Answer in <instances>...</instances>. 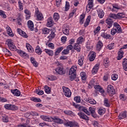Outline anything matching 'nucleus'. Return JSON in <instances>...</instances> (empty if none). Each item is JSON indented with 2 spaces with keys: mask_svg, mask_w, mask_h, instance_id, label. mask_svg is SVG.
<instances>
[{
  "mask_svg": "<svg viewBox=\"0 0 127 127\" xmlns=\"http://www.w3.org/2000/svg\"><path fill=\"white\" fill-rule=\"evenodd\" d=\"M24 12L25 13H26V14H27L26 18H28V19H29V17H30V12L29 11V10L26 9L24 10Z\"/></svg>",
  "mask_w": 127,
  "mask_h": 127,
  "instance_id": "55",
  "label": "nucleus"
},
{
  "mask_svg": "<svg viewBox=\"0 0 127 127\" xmlns=\"http://www.w3.org/2000/svg\"><path fill=\"white\" fill-rule=\"evenodd\" d=\"M89 112H90L92 117H93V118L96 117V115H95V114L96 113V110H95V108H92V107H89Z\"/></svg>",
  "mask_w": 127,
  "mask_h": 127,
  "instance_id": "31",
  "label": "nucleus"
},
{
  "mask_svg": "<svg viewBox=\"0 0 127 127\" xmlns=\"http://www.w3.org/2000/svg\"><path fill=\"white\" fill-rule=\"evenodd\" d=\"M103 43L102 41H99L98 42L97 45H96V50H98V51H100L101 49H102V47H103Z\"/></svg>",
  "mask_w": 127,
  "mask_h": 127,
  "instance_id": "22",
  "label": "nucleus"
},
{
  "mask_svg": "<svg viewBox=\"0 0 127 127\" xmlns=\"http://www.w3.org/2000/svg\"><path fill=\"white\" fill-rule=\"evenodd\" d=\"M31 100L35 103H41V99L40 98H37L36 97L31 98Z\"/></svg>",
  "mask_w": 127,
  "mask_h": 127,
  "instance_id": "40",
  "label": "nucleus"
},
{
  "mask_svg": "<svg viewBox=\"0 0 127 127\" xmlns=\"http://www.w3.org/2000/svg\"><path fill=\"white\" fill-rule=\"evenodd\" d=\"M51 119L53 120V122H55L57 124H63V120L57 117H51Z\"/></svg>",
  "mask_w": 127,
  "mask_h": 127,
  "instance_id": "7",
  "label": "nucleus"
},
{
  "mask_svg": "<svg viewBox=\"0 0 127 127\" xmlns=\"http://www.w3.org/2000/svg\"><path fill=\"white\" fill-rule=\"evenodd\" d=\"M78 115L79 116V117H80V119H82V120H85V121H89V117H88L82 112L78 113Z\"/></svg>",
  "mask_w": 127,
  "mask_h": 127,
  "instance_id": "9",
  "label": "nucleus"
},
{
  "mask_svg": "<svg viewBox=\"0 0 127 127\" xmlns=\"http://www.w3.org/2000/svg\"><path fill=\"white\" fill-rule=\"evenodd\" d=\"M17 31L20 35L23 36V37H25V38H27V35H26V33H25L24 31H22L20 29H17Z\"/></svg>",
  "mask_w": 127,
  "mask_h": 127,
  "instance_id": "15",
  "label": "nucleus"
},
{
  "mask_svg": "<svg viewBox=\"0 0 127 127\" xmlns=\"http://www.w3.org/2000/svg\"><path fill=\"white\" fill-rule=\"evenodd\" d=\"M99 66H100V64H97L93 68L92 72L93 74H96L98 72V70H99Z\"/></svg>",
  "mask_w": 127,
  "mask_h": 127,
  "instance_id": "21",
  "label": "nucleus"
},
{
  "mask_svg": "<svg viewBox=\"0 0 127 127\" xmlns=\"http://www.w3.org/2000/svg\"><path fill=\"white\" fill-rule=\"evenodd\" d=\"M2 51L5 56H12V54L7 49L4 48L2 49Z\"/></svg>",
  "mask_w": 127,
  "mask_h": 127,
  "instance_id": "18",
  "label": "nucleus"
},
{
  "mask_svg": "<svg viewBox=\"0 0 127 127\" xmlns=\"http://www.w3.org/2000/svg\"><path fill=\"white\" fill-rule=\"evenodd\" d=\"M44 51L47 53V54L49 55V56H53V51L48 49H45Z\"/></svg>",
  "mask_w": 127,
  "mask_h": 127,
  "instance_id": "33",
  "label": "nucleus"
},
{
  "mask_svg": "<svg viewBox=\"0 0 127 127\" xmlns=\"http://www.w3.org/2000/svg\"><path fill=\"white\" fill-rule=\"evenodd\" d=\"M91 21V15H89L87 16L86 21L84 24V27H87L88 25H89V23H90V22Z\"/></svg>",
  "mask_w": 127,
  "mask_h": 127,
  "instance_id": "24",
  "label": "nucleus"
},
{
  "mask_svg": "<svg viewBox=\"0 0 127 127\" xmlns=\"http://www.w3.org/2000/svg\"><path fill=\"white\" fill-rule=\"evenodd\" d=\"M17 53L20 55V56L23 57L25 59H28V55L23 51L19 50L17 51Z\"/></svg>",
  "mask_w": 127,
  "mask_h": 127,
  "instance_id": "6",
  "label": "nucleus"
},
{
  "mask_svg": "<svg viewBox=\"0 0 127 127\" xmlns=\"http://www.w3.org/2000/svg\"><path fill=\"white\" fill-rule=\"evenodd\" d=\"M62 31L64 34H65V35H69V27H67L65 28H63Z\"/></svg>",
  "mask_w": 127,
  "mask_h": 127,
  "instance_id": "30",
  "label": "nucleus"
},
{
  "mask_svg": "<svg viewBox=\"0 0 127 127\" xmlns=\"http://www.w3.org/2000/svg\"><path fill=\"white\" fill-rule=\"evenodd\" d=\"M107 94L109 95V96H113V95H115L116 91H115V88H114V86L112 85H108L107 87Z\"/></svg>",
  "mask_w": 127,
  "mask_h": 127,
  "instance_id": "4",
  "label": "nucleus"
},
{
  "mask_svg": "<svg viewBox=\"0 0 127 127\" xmlns=\"http://www.w3.org/2000/svg\"><path fill=\"white\" fill-rule=\"evenodd\" d=\"M84 41V38L83 37H79L77 40V44H81L82 42Z\"/></svg>",
  "mask_w": 127,
  "mask_h": 127,
  "instance_id": "49",
  "label": "nucleus"
},
{
  "mask_svg": "<svg viewBox=\"0 0 127 127\" xmlns=\"http://www.w3.org/2000/svg\"><path fill=\"white\" fill-rule=\"evenodd\" d=\"M88 57L89 61H94L96 58V53L94 52H90L88 54Z\"/></svg>",
  "mask_w": 127,
  "mask_h": 127,
  "instance_id": "5",
  "label": "nucleus"
},
{
  "mask_svg": "<svg viewBox=\"0 0 127 127\" xmlns=\"http://www.w3.org/2000/svg\"><path fill=\"white\" fill-rule=\"evenodd\" d=\"M94 88L95 90L99 91V92H101V93L103 94L104 93V90H103V89L101 87V86L100 85H94Z\"/></svg>",
  "mask_w": 127,
  "mask_h": 127,
  "instance_id": "37",
  "label": "nucleus"
},
{
  "mask_svg": "<svg viewBox=\"0 0 127 127\" xmlns=\"http://www.w3.org/2000/svg\"><path fill=\"white\" fill-rule=\"evenodd\" d=\"M18 3L19 5V10H23V5H24V3H25V1H24V0H19Z\"/></svg>",
  "mask_w": 127,
  "mask_h": 127,
  "instance_id": "11",
  "label": "nucleus"
},
{
  "mask_svg": "<svg viewBox=\"0 0 127 127\" xmlns=\"http://www.w3.org/2000/svg\"><path fill=\"white\" fill-rule=\"evenodd\" d=\"M84 100L86 101L87 103H90L91 105H95V104L97 103L96 100L90 99L89 98H84Z\"/></svg>",
  "mask_w": 127,
  "mask_h": 127,
  "instance_id": "12",
  "label": "nucleus"
},
{
  "mask_svg": "<svg viewBox=\"0 0 127 127\" xmlns=\"http://www.w3.org/2000/svg\"><path fill=\"white\" fill-rule=\"evenodd\" d=\"M97 12L100 18H103L104 15H105V13L104 12V11L102 9H98Z\"/></svg>",
  "mask_w": 127,
  "mask_h": 127,
  "instance_id": "20",
  "label": "nucleus"
},
{
  "mask_svg": "<svg viewBox=\"0 0 127 127\" xmlns=\"http://www.w3.org/2000/svg\"><path fill=\"white\" fill-rule=\"evenodd\" d=\"M65 126H66V127H76L77 125L74 122L68 121L65 123Z\"/></svg>",
  "mask_w": 127,
  "mask_h": 127,
  "instance_id": "23",
  "label": "nucleus"
},
{
  "mask_svg": "<svg viewBox=\"0 0 127 127\" xmlns=\"http://www.w3.org/2000/svg\"><path fill=\"white\" fill-rule=\"evenodd\" d=\"M56 64L57 66H58V68L56 69V72L58 73V74H59L60 75H64L65 72L62 64H60L59 62L57 63Z\"/></svg>",
  "mask_w": 127,
  "mask_h": 127,
  "instance_id": "2",
  "label": "nucleus"
},
{
  "mask_svg": "<svg viewBox=\"0 0 127 127\" xmlns=\"http://www.w3.org/2000/svg\"><path fill=\"white\" fill-rule=\"evenodd\" d=\"M109 63H110V61H109L108 58L104 59V64L105 65L106 68H108L109 66Z\"/></svg>",
  "mask_w": 127,
  "mask_h": 127,
  "instance_id": "45",
  "label": "nucleus"
},
{
  "mask_svg": "<svg viewBox=\"0 0 127 127\" xmlns=\"http://www.w3.org/2000/svg\"><path fill=\"white\" fill-rule=\"evenodd\" d=\"M37 17L38 19V20H42L43 19V15H42V13H40L37 15Z\"/></svg>",
  "mask_w": 127,
  "mask_h": 127,
  "instance_id": "50",
  "label": "nucleus"
},
{
  "mask_svg": "<svg viewBox=\"0 0 127 127\" xmlns=\"http://www.w3.org/2000/svg\"><path fill=\"white\" fill-rule=\"evenodd\" d=\"M11 93L16 97H19L20 96V91L18 89H11Z\"/></svg>",
  "mask_w": 127,
  "mask_h": 127,
  "instance_id": "10",
  "label": "nucleus"
},
{
  "mask_svg": "<svg viewBox=\"0 0 127 127\" xmlns=\"http://www.w3.org/2000/svg\"><path fill=\"white\" fill-rule=\"evenodd\" d=\"M80 75L82 80H83L84 81L86 80V79H87V77L86 76V75H85V73L81 72L80 73Z\"/></svg>",
  "mask_w": 127,
  "mask_h": 127,
  "instance_id": "53",
  "label": "nucleus"
},
{
  "mask_svg": "<svg viewBox=\"0 0 127 127\" xmlns=\"http://www.w3.org/2000/svg\"><path fill=\"white\" fill-rule=\"evenodd\" d=\"M119 120H123V119H125L127 118V112H124L120 114L118 117Z\"/></svg>",
  "mask_w": 127,
  "mask_h": 127,
  "instance_id": "25",
  "label": "nucleus"
},
{
  "mask_svg": "<svg viewBox=\"0 0 127 127\" xmlns=\"http://www.w3.org/2000/svg\"><path fill=\"white\" fill-rule=\"evenodd\" d=\"M74 100L76 103H80V102H81V98H80V96L75 97L74 98Z\"/></svg>",
  "mask_w": 127,
  "mask_h": 127,
  "instance_id": "58",
  "label": "nucleus"
},
{
  "mask_svg": "<svg viewBox=\"0 0 127 127\" xmlns=\"http://www.w3.org/2000/svg\"><path fill=\"white\" fill-rule=\"evenodd\" d=\"M35 52L37 53L38 55H41V53H42V50L40 48V47L39 46H37L35 49Z\"/></svg>",
  "mask_w": 127,
  "mask_h": 127,
  "instance_id": "29",
  "label": "nucleus"
},
{
  "mask_svg": "<svg viewBox=\"0 0 127 127\" xmlns=\"http://www.w3.org/2000/svg\"><path fill=\"white\" fill-rule=\"evenodd\" d=\"M106 113V109L100 107L98 109V114L100 115H104Z\"/></svg>",
  "mask_w": 127,
  "mask_h": 127,
  "instance_id": "32",
  "label": "nucleus"
},
{
  "mask_svg": "<svg viewBox=\"0 0 127 127\" xmlns=\"http://www.w3.org/2000/svg\"><path fill=\"white\" fill-rule=\"evenodd\" d=\"M53 25V20L52 19V17H50L47 19V26H48V27H51Z\"/></svg>",
  "mask_w": 127,
  "mask_h": 127,
  "instance_id": "13",
  "label": "nucleus"
},
{
  "mask_svg": "<svg viewBox=\"0 0 127 127\" xmlns=\"http://www.w3.org/2000/svg\"><path fill=\"white\" fill-rule=\"evenodd\" d=\"M55 32L52 31L50 35L48 37L49 40L48 41V42L46 43V45L48 46L49 48H51V49H54V44L49 43V42H51L52 39L55 37Z\"/></svg>",
  "mask_w": 127,
  "mask_h": 127,
  "instance_id": "1",
  "label": "nucleus"
},
{
  "mask_svg": "<svg viewBox=\"0 0 127 127\" xmlns=\"http://www.w3.org/2000/svg\"><path fill=\"white\" fill-rule=\"evenodd\" d=\"M6 42H7V45L8 46L9 48H10L11 46H12L14 44V43H13L12 40H11V39L7 40Z\"/></svg>",
  "mask_w": 127,
  "mask_h": 127,
  "instance_id": "36",
  "label": "nucleus"
},
{
  "mask_svg": "<svg viewBox=\"0 0 127 127\" xmlns=\"http://www.w3.org/2000/svg\"><path fill=\"white\" fill-rule=\"evenodd\" d=\"M117 18H124V13H118L117 14Z\"/></svg>",
  "mask_w": 127,
  "mask_h": 127,
  "instance_id": "57",
  "label": "nucleus"
},
{
  "mask_svg": "<svg viewBox=\"0 0 127 127\" xmlns=\"http://www.w3.org/2000/svg\"><path fill=\"white\" fill-rule=\"evenodd\" d=\"M50 31H51V32H52V31L54 32V31H53V30H50V29L47 28H45L42 29L43 34H48Z\"/></svg>",
  "mask_w": 127,
  "mask_h": 127,
  "instance_id": "28",
  "label": "nucleus"
},
{
  "mask_svg": "<svg viewBox=\"0 0 127 127\" xmlns=\"http://www.w3.org/2000/svg\"><path fill=\"white\" fill-rule=\"evenodd\" d=\"M78 63V65H80V66H83V64H84V57H81L79 58Z\"/></svg>",
  "mask_w": 127,
  "mask_h": 127,
  "instance_id": "35",
  "label": "nucleus"
},
{
  "mask_svg": "<svg viewBox=\"0 0 127 127\" xmlns=\"http://www.w3.org/2000/svg\"><path fill=\"white\" fill-rule=\"evenodd\" d=\"M26 48L28 50L29 52H33L34 50H33V48L29 44H26Z\"/></svg>",
  "mask_w": 127,
  "mask_h": 127,
  "instance_id": "41",
  "label": "nucleus"
},
{
  "mask_svg": "<svg viewBox=\"0 0 127 127\" xmlns=\"http://www.w3.org/2000/svg\"><path fill=\"white\" fill-rule=\"evenodd\" d=\"M104 105L105 106V107H107V108H110V101H109V99L107 98H105L104 100Z\"/></svg>",
  "mask_w": 127,
  "mask_h": 127,
  "instance_id": "34",
  "label": "nucleus"
},
{
  "mask_svg": "<svg viewBox=\"0 0 127 127\" xmlns=\"http://www.w3.org/2000/svg\"><path fill=\"white\" fill-rule=\"evenodd\" d=\"M93 7V0H88V3L86 6V8L91 9Z\"/></svg>",
  "mask_w": 127,
  "mask_h": 127,
  "instance_id": "38",
  "label": "nucleus"
},
{
  "mask_svg": "<svg viewBox=\"0 0 127 127\" xmlns=\"http://www.w3.org/2000/svg\"><path fill=\"white\" fill-rule=\"evenodd\" d=\"M45 91L47 94H49L51 92V88L47 85H45L44 87Z\"/></svg>",
  "mask_w": 127,
  "mask_h": 127,
  "instance_id": "44",
  "label": "nucleus"
},
{
  "mask_svg": "<svg viewBox=\"0 0 127 127\" xmlns=\"http://www.w3.org/2000/svg\"><path fill=\"white\" fill-rule=\"evenodd\" d=\"M119 9H121V7H113L112 12H118Z\"/></svg>",
  "mask_w": 127,
  "mask_h": 127,
  "instance_id": "52",
  "label": "nucleus"
},
{
  "mask_svg": "<svg viewBox=\"0 0 127 127\" xmlns=\"http://www.w3.org/2000/svg\"><path fill=\"white\" fill-rule=\"evenodd\" d=\"M118 77L119 76L117 74H113L111 76L112 79L113 80V81H116L117 80Z\"/></svg>",
  "mask_w": 127,
  "mask_h": 127,
  "instance_id": "51",
  "label": "nucleus"
},
{
  "mask_svg": "<svg viewBox=\"0 0 127 127\" xmlns=\"http://www.w3.org/2000/svg\"><path fill=\"white\" fill-rule=\"evenodd\" d=\"M108 47L109 49H110V50H111V49H113L115 47V43H113L111 44L108 45Z\"/></svg>",
  "mask_w": 127,
  "mask_h": 127,
  "instance_id": "63",
  "label": "nucleus"
},
{
  "mask_svg": "<svg viewBox=\"0 0 127 127\" xmlns=\"http://www.w3.org/2000/svg\"><path fill=\"white\" fill-rule=\"evenodd\" d=\"M31 62L35 67H38V64L34 60V58H31Z\"/></svg>",
  "mask_w": 127,
  "mask_h": 127,
  "instance_id": "42",
  "label": "nucleus"
},
{
  "mask_svg": "<svg viewBox=\"0 0 127 127\" xmlns=\"http://www.w3.org/2000/svg\"><path fill=\"white\" fill-rule=\"evenodd\" d=\"M63 49H64V48H63V47H61L57 49V51L55 53V55H59V53H60V52H61V51H62Z\"/></svg>",
  "mask_w": 127,
  "mask_h": 127,
  "instance_id": "39",
  "label": "nucleus"
},
{
  "mask_svg": "<svg viewBox=\"0 0 127 127\" xmlns=\"http://www.w3.org/2000/svg\"><path fill=\"white\" fill-rule=\"evenodd\" d=\"M123 68L125 71H127V64H122Z\"/></svg>",
  "mask_w": 127,
  "mask_h": 127,
  "instance_id": "64",
  "label": "nucleus"
},
{
  "mask_svg": "<svg viewBox=\"0 0 127 127\" xmlns=\"http://www.w3.org/2000/svg\"><path fill=\"white\" fill-rule=\"evenodd\" d=\"M69 75H71L70 76H69L70 81H73V80H74V79H76V77L77 76L76 74H69Z\"/></svg>",
  "mask_w": 127,
  "mask_h": 127,
  "instance_id": "62",
  "label": "nucleus"
},
{
  "mask_svg": "<svg viewBox=\"0 0 127 127\" xmlns=\"http://www.w3.org/2000/svg\"><path fill=\"white\" fill-rule=\"evenodd\" d=\"M69 7H70V4H69V2L66 1L65 2V11H67V10H69Z\"/></svg>",
  "mask_w": 127,
  "mask_h": 127,
  "instance_id": "61",
  "label": "nucleus"
},
{
  "mask_svg": "<svg viewBox=\"0 0 127 127\" xmlns=\"http://www.w3.org/2000/svg\"><path fill=\"white\" fill-rule=\"evenodd\" d=\"M0 15L2 18H6V15L4 13V11L1 10H0Z\"/></svg>",
  "mask_w": 127,
  "mask_h": 127,
  "instance_id": "54",
  "label": "nucleus"
},
{
  "mask_svg": "<svg viewBox=\"0 0 127 127\" xmlns=\"http://www.w3.org/2000/svg\"><path fill=\"white\" fill-rule=\"evenodd\" d=\"M3 122H4V123H8V117L7 116H6V115L3 116L2 117V119Z\"/></svg>",
  "mask_w": 127,
  "mask_h": 127,
  "instance_id": "56",
  "label": "nucleus"
},
{
  "mask_svg": "<svg viewBox=\"0 0 127 127\" xmlns=\"http://www.w3.org/2000/svg\"><path fill=\"white\" fill-rule=\"evenodd\" d=\"M28 26L30 30L32 31L34 29V25H33V22H32L31 20H29L28 21Z\"/></svg>",
  "mask_w": 127,
  "mask_h": 127,
  "instance_id": "26",
  "label": "nucleus"
},
{
  "mask_svg": "<svg viewBox=\"0 0 127 127\" xmlns=\"http://www.w3.org/2000/svg\"><path fill=\"white\" fill-rule=\"evenodd\" d=\"M18 109V107L14 105H11V109L12 111H16V110Z\"/></svg>",
  "mask_w": 127,
  "mask_h": 127,
  "instance_id": "59",
  "label": "nucleus"
},
{
  "mask_svg": "<svg viewBox=\"0 0 127 127\" xmlns=\"http://www.w3.org/2000/svg\"><path fill=\"white\" fill-rule=\"evenodd\" d=\"M76 70H77V66L76 65L72 66L69 70V75L76 74Z\"/></svg>",
  "mask_w": 127,
  "mask_h": 127,
  "instance_id": "8",
  "label": "nucleus"
},
{
  "mask_svg": "<svg viewBox=\"0 0 127 127\" xmlns=\"http://www.w3.org/2000/svg\"><path fill=\"white\" fill-rule=\"evenodd\" d=\"M114 27H116L115 29H117L118 33H121L122 28H121V26L118 23H114Z\"/></svg>",
  "mask_w": 127,
  "mask_h": 127,
  "instance_id": "14",
  "label": "nucleus"
},
{
  "mask_svg": "<svg viewBox=\"0 0 127 127\" xmlns=\"http://www.w3.org/2000/svg\"><path fill=\"white\" fill-rule=\"evenodd\" d=\"M40 118L42 120L45 121V122H51V120H52L51 117H49V116H47L41 115Z\"/></svg>",
  "mask_w": 127,
  "mask_h": 127,
  "instance_id": "16",
  "label": "nucleus"
},
{
  "mask_svg": "<svg viewBox=\"0 0 127 127\" xmlns=\"http://www.w3.org/2000/svg\"><path fill=\"white\" fill-rule=\"evenodd\" d=\"M106 23H107V24L108 25H113V23H114V21L112 19L108 18L106 20Z\"/></svg>",
  "mask_w": 127,
  "mask_h": 127,
  "instance_id": "43",
  "label": "nucleus"
},
{
  "mask_svg": "<svg viewBox=\"0 0 127 127\" xmlns=\"http://www.w3.org/2000/svg\"><path fill=\"white\" fill-rule=\"evenodd\" d=\"M111 32L112 35H115V34H116L117 32H118V30L114 28L113 29H112Z\"/></svg>",
  "mask_w": 127,
  "mask_h": 127,
  "instance_id": "60",
  "label": "nucleus"
},
{
  "mask_svg": "<svg viewBox=\"0 0 127 127\" xmlns=\"http://www.w3.org/2000/svg\"><path fill=\"white\" fill-rule=\"evenodd\" d=\"M127 97L125 95V94H121L119 96V99L121 101H126L127 100Z\"/></svg>",
  "mask_w": 127,
  "mask_h": 127,
  "instance_id": "47",
  "label": "nucleus"
},
{
  "mask_svg": "<svg viewBox=\"0 0 127 127\" xmlns=\"http://www.w3.org/2000/svg\"><path fill=\"white\" fill-rule=\"evenodd\" d=\"M73 48L74 50H76L77 52H80V51H81V46L79 45V44H75L73 47Z\"/></svg>",
  "mask_w": 127,
  "mask_h": 127,
  "instance_id": "27",
  "label": "nucleus"
},
{
  "mask_svg": "<svg viewBox=\"0 0 127 127\" xmlns=\"http://www.w3.org/2000/svg\"><path fill=\"white\" fill-rule=\"evenodd\" d=\"M7 30V32L9 35V36H11V37H13L14 36V35L13 34V33H12V30H11V28L9 26H7L6 28Z\"/></svg>",
  "mask_w": 127,
  "mask_h": 127,
  "instance_id": "19",
  "label": "nucleus"
},
{
  "mask_svg": "<svg viewBox=\"0 0 127 127\" xmlns=\"http://www.w3.org/2000/svg\"><path fill=\"white\" fill-rule=\"evenodd\" d=\"M88 85L90 86V87H91V88H92V87H95L96 82H95V80H91Z\"/></svg>",
  "mask_w": 127,
  "mask_h": 127,
  "instance_id": "48",
  "label": "nucleus"
},
{
  "mask_svg": "<svg viewBox=\"0 0 127 127\" xmlns=\"http://www.w3.org/2000/svg\"><path fill=\"white\" fill-rule=\"evenodd\" d=\"M123 50V48H120V51L118 52V60H121L124 57V51Z\"/></svg>",
  "mask_w": 127,
  "mask_h": 127,
  "instance_id": "17",
  "label": "nucleus"
},
{
  "mask_svg": "<svg viewBox=\"0 0 127 127\" xmlns=\"http://www.w3.org/2000/svg\"><path fill=\"white\" fill-rule=\"evenodd\" d=\"M63 92L65 97L67 98H70L71 95H72V92H71V90L68 87H66L65 86H63Z\"/></svg>",
  "mask_w": 127,
  "mask_h": 127,
  "instance_id": "3",
  "label": "nucleus"
},
{
  "mask_svg": "<svg viewBox=\"0 0 127 127\" xmlns=\"http://www.w3.org/2000/svg\"><path fill=\"white\" fill-rule=\"evenodd\" d=\"M60 18L59 14L58 13H55L54 14V19L55 21H58V20Z\"/></svg>",
  "mask_w": 127,
  "mask_h": 127,
  "instance_id": "46",
  "label": "nucleus"
}]
</instances>
